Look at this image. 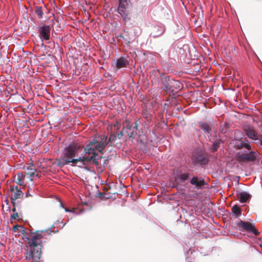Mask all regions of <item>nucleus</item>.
<instances>
[{
    "instance_id": "bb28decb",
    "label": "nucleus",
    "mask_w": 262,
    "mask_h": 262,
    "mask_svg": "<svg viewBox=\"0 0 262 262\" xmlns=\"http://www.w3.org/2000/svg\"><path fill=\"white\" fill-rule=\"evenodd\" d=\"M105 195L104 196V199H109L112 198V195H110V194L108 193L104 192Z\"/></svg>"
},
{
    "instance_id": "a211bd4d",
    "label": "nucleus",
    "mask_w": 262,
    "mask_h": 262,
    "mask_svg": "<svg viewBox=\"0 0 262 262\" xmlns=\"http://www.w3.org/2000/svg\"><path fill=\"white\" fill-rule=\"evenodd\" d=\"M200 127L205 134H210L212 131L210 125L206 123H201Z\"/></svg>"
},
{
    "instance_id": "b1692460",
    "label": "nucleus",
    "mask_w": 262,
    "mask_h": 262,
    "mask_svg": "<svg viewBox=\"0 0 262 262\" xmlns=\"http://www.w3.org/2000/svg\"><path fill=\"white\" fill-rule=\"evenodd\" d=\"M17 184L22 185L23 184V182H22V178L24 177L25 176L20 173H17Z\"/></svg>"
},
{
    "instance_id": "4468645a",
    "label": "nucleus",
    "mask_w": 262,
    "mask_h": 262,
    "mask_svg": "<svg viewBox=\"0 0 262 262\" xmlns=\"http://www.w3.org/2000/svg\"><path fill=\"white\" fill-rule=\"evenodd\" d=\"M236 148L237 149H242L243 148H245L247 150L251 149V146L250 143L247 139L244 140H241L239 143L236 144Z\"/></svg>"
},
{
    "instance_id": "f257e3e1",
    "label": "nucleus",
    "mask_w": 262,
    "mask_h": 262,
    "mask_svg": "<svg viewBox=\"0 0 262 262\" xmlns=\"http://www.w3.org/2000/svg\"><path fill=\"white\" fill-rule=\"evenodd\" d=\"M17 236H21L24 242L29 246H41L51 235L50 231H37L35 233L28 232L23 225L17 224Z\"/></svg>"
},
{
    "instance_id": "412c9836",
    "label": "nucleus",
    "mask_w": 262,
    "mask_h": 262,
    "mask_svg": "<svg viewBox=\"0 0 262 262\" xmlns=\"http://www.w3.org/2000/svg\"><path fill=\"white\" fill-rule=\"evenodd\" d=\"M107 137H106V145L109 144L110 146H112L113 142L116 141L117 139V137L114 134H111L110 136V138L108 139V140L107 141Z\"/></svg>"
},
{
    "instance_id": "c756f323",
    "label": "nucleus",
    "mask_w": 262,
    "mask_h": 262,
    "mask_svg": "<svg viewBox=\"0 0 262 262\" xmlns=\"http://www.w3.org/2000/svg\"><path fill=\"white\" fill-rule=\"evenodd\" d=\"M17 222H20L23 221V220L22 219V216L20 215V217L19 215L17 214Z\"/></svg>"
},
{
    "instance_id": "6e6552de",
    "label": "nucleus",
    "mask_w": 262,
    "mask_h": 262,
    "mask_svg": "<svg viewBox=\"0 0 262 262\" xmlns=\"http://www.w3.org/2000/svg\"><path fill=\"white\" fill-rule=\"evenodd\" d=\"M237 225L239 227L243 228L248 232L253 233L255 235H258L259 234V232L255 229V227L249 222L241 221Z\"/></svg>"
},
{
    "instance_id": "e433bc0d",
    "label": "nucleus",
    "mask_w": 262,
    "mask_h": 262,
    "mask_svg": "<svg viewBox=\"0 0 262 262\" xmlns=\"http://www.w3.org/2000/svg\"><path fill=\"white\" fill-rule=\"evenodd\" d=\"M23 167L22 165H19L18 164H17V168H20Z\"/></svg>"
},
{
    "instance_id": "4be33fe9",
    "label": "nucleus",
    "mask_w": 262,
    "mask_h": 262,
    "mask_svg": "<svg viewBox=\"0 0 262 262\" xmlns=\"http://www.w3.org/2000/svg\"><path fill=\"white\" fill-rule=\"evenodd\" d=\"M140 123V121L139 119L137 120L135 123L134 125L133 126H132V131H136L137 130L138 134L140 133V130L138 129V126L139 124Z\"/></svg>"
},
{
    "instance_id": "cd10ccee",
    "label": "nucleus",
    "mask_w": 262,
    "mask_h": 262,
    "mask_svg": "<svg viewBox=\"0 0 262 262\" xmlns=\"http://www.w3.org/2000/svg\"><path fill=\"white\" fill-rule=\"evenodd\" d=\"M23 193L20 190L17 189V199L20 198L21 196H23Z\"/></svg>"
},
{
    "instance_id": "58836bf2",
    "label": "nucleus",
    "mask_w": 262,
    "mask_h": 262,
    "mask_svg": "<svg viewBox=\"0 0 262 262\" xmlns=\"http://www.w3.org/2000/svg\"><path fill=\"white\" fill-rule=\"evenodd\" d=\"M8 210L10 211V207H8Z\"/></svg>"
},
{
    "instance_id": "f03ea898",
    "label": "nucleus",
    "mask_w": 262,
    "mask_h": 262,
    "mask_svg": "<svg viewBox=\"0 0 262 262\" xmlns=\"http://www.w3.org/2000/svg\"><path fill=\"white\" fill-rule=\"evenodd\" d=\"M106 137L104 135H101L99 140L93 139L85 143L84 147V156L89 157L91 159L89 161H82L83 164L93 161L96 166H98L99 163L96 159V156L99 152H101L106 146Z\"/></svg>"
},
{
    "instance_id": "f704fd0d",
    "label": "nucleus",
    "mask_w": 262,
    "mask_h": 262,
    "mask_svg": "<svg viewBox=\"0 0 262 262\" xmlns=\"http://www.w3.org/2000/svg\"><path fill=\"white\" fill-rule=\"evenodd\" d=\"M66 212H72V211L68 208L65 209ZM72 211H74V209H73Z\"/></svg>"
},
{
    "instance_id": "2f4dec72",
    "label": "nucleus",
    "mask_w": 262,
    "mask_h": 262,
    "mask_svg": "<svg viewBox=\"0 0 262 262\" xmlns=\"http://www.w3.org/2000/svg\"><path fill=\"white\" fill-rule=\"evenodd\" d=\"M12 231L13 233L16 232V224L13 225L12 227Z\"/></svg>"
},
{
    "instance_id": "ea45409f",
    "label": "nucleus",
    "mask_w": 262,
    "mask_h": 262,
    "mask_svg": "<svg viewBox=\"0 0 262 262\" xmlns=\"http://www.w3.org/2000/svg\"><path fill=\"white\" fill-rule=\"evenodd\" d=\"M20 243L23 244V242H20V241H19Z\"/></svg>"
},
{
    "instance_id": "dca6fc26",
    "label": "nucleus",
    "mask_w": 262,
    "mask_h": 262,
    "mask_svg": "<svg viewBox=\"0 0 262 262\" xmlns=\"http://www.w3.org/2000/svg\"><path fill=\"white\" fill-rule=\"evenodd\" d=\"M236 195L241 203H246L250 198V195L246 192H236Z\"/></svg>"
},
{
    "instance_id": "9d476101",
    "label": "nucleus",
    "mask_w": 262,
    "mask_h": 262,
    "mask_svg": "<svg viewBox=\"0 0 262 262\" xmlns=\"http://www.w3.org/2000/svg\"><path fill=\"white\" fill-rule=\"evenodd\" d=\"M51 28L48 25H42L39 30V36L44 40H49L50 37Z\"/></svg>"
},
{
    "instance_id": "5701e85b",
    "label": "nucleus",
    "mask_w": 262,
    "mask_h": 262,
    "mask_svg": "<svg viewBox=\"0 0 262 262\" xmlns=\"http://www.w3.org/2000/svg\"><path fill=\"white\" fill-rule=\"evenodd\" d=\"M189 174L188 173H182L179 176V178L182 181H185L189 178Z\"/></svg>"
},
{
    "instance_id": "1a4fd4ad",
    "label": "nucleus",
    "mask_w": 262,
    "mask_h": 262,
    "mask_svg": "<svg viewBox=\"0 0 262 262\" xmlns=\"http://www.w3.org/2000/svg\"><path fill=\"white\" fill-rule=\"evenodd\" d=\"M122 130L124 134L127 135L130 138L135 139L136 136L138 135L137 130L132 131L130 123L127 120L125 123V125L122 128Z\"/></svg>"
},
{
    "instance_id": "7c9ffc66",
    "label": "nucleus",
    "mask_w": 262,
    "mask_h": 262,
    "mask_svg": "<svg viewBox=\"0 0 262 262\" xmlns=\"http://www.w3.org/2000/svg\"><path fill=\"white\" fill-rule=\"evenodd\" d=\"M35 170L31 169V171L28 173L30 175V176H33L34 174V172Z\"/></svg>"
},
{
    "instance_id": "ddd939ff",
    "label": "nucleus",
    "mask_w": 262,
    "mask_h": 262,
    "mask_svg": "<svg viewBox=\"0 0 262 262\" xmlns=\"http://www.w3.org/2000/svg\"><path fill=\"white\" fill-rule=\"evenodd\" d=\"M11 203L13 205L12 211L15 212L16 210L15 203L16 200V192H14L11 197ZM16 219V213H13L10 216V223L13 224L14 222L13 220Z\"/></svg>"
},
{
    "instance_id": "7ed1b4c3",
    "label": "nucleus",
    "mask_w": 262,
    "mask_h": 262,
    "mask_svg": "<svg viewBox=\"0 0 262 262\" xmlns=\"http://www.w3.org/2000/svg\"><path fill=\"white\" fill-rule=\"evenodd\" d=\"M81 146L76 143L70 144L64 150V158L63 159V164H67L69 163L76 164L78 162H81L82 161H89L91 159L89 157L84 156V152L82 156L76 158L78 151L80 148Z\"/></svg>"
},
{
    "instance_id": "72a5a7b5",
    "label": "nucleus",
    "mask_w": 262,
    "mask_h": 262,
    "mask_svg": "<svg viewBox=\"0 0 262 262\" xmlns=\"http://www.w3.org/2000/svg\"><path fill=\"white\" fill-rule=\"evenodd\" d=\"M160 29H161V32L159 34L157 35H156L157 36H160V35H161V34L163 33V32H164V30L162 29V28L161 27L160 28Z\"/></svg>"
},
{
    "instance_id": "4c0bfd02",
    "label": "nucleus",
    "mask_w": 262,
    "mask_h": 262,
    "mask_svg": "<svg viewBox=\"0 0 262 262\" xmlns=\"http://www.w3.org/2000/svg\"><path fill=\"white\" fill-rule=\"evenodd\" d=\"M260 145H262V140L260 141Z\"/></svg>"
},
{
    "instance_id": "393cba45",
    "label": "nucleus",
    "mask_w": 262,
    "mask_h": 262,
    "mask_svg": "<svg viewBox=\"0 0 262 262\" xmlns=\"http://www.w3.org/2000/svg\"><path fill=\"white\" fill-rule=\"evenodd\" d=\"M220 143L218 141H216L214 142L212 144V151H216L217 148L220 146Z\"/></svg>"
},
{
    "instance_id": "c85d7f7f",
    "label": "nucleus",
    "mask_w": 262,
    "mask_h": 262,
    "mask_svg": "<svg viewBox=\"0 0 262 262\" xmlns=\"http://www.w3.org/2000/svg\"><path fill=\"white\" fill-rule=\"evenodd\" d=\"M105 195L104 192H99L98 193V196L101 199H104V196Z\"/></svg>"
},
{
    "instance_id": "2eb2a0df",
    "label": "nucleus",
    "mask_w": 262,
    "mask_h": 262,
    "mask_svg": "<svg viewBox=\"0 0 262 262\" xmlns=\"http://www.w3.org/2000/svg\"><path fill=\"white\" fill-rule=\"evenodd\" d=\"M190 183L196 187L201 188L205 184V181L203 179H199L197 177H193L190 180Z\"/></svg>"
},
{
    "instance_id": "423d86ee",
    "label": "nucleus",
    "mask_w": 262,
    "mask_h": 262,
    "mask_svg": "<svg viewBox=\"0 0 262 262\" xmlns=\"http://www.w3.org/2000/svg\"><path fill=\"white\" fill-rule=\"evenodd\" d=\"M193 162L201 166L206 165L209 162L207 154L203 150H199L194 152L192 156Z\"/></svg>"
},
{
    "instance_id": "f8f14e48",
    "label": "nucleus",
    "mask_w": 262,
    "mask_h": 262,
    "mask_svg": "<svg viewBox=\"0 0 262 262\" xmlns=\"http://www.w3.org/2000/svg\"><path fill=\"white\" fill-rule=\"evenodd\" d=\"M244 132L246 135L250 138L254 140H258L257 134L253 128L249 125L244 128Z\"/></svg>"
},
{
    "instance_id": "c9c22d12",
    "label": "nucleus",
    "mask_w": 262,
    "mask_h": 262,
    "mask_svg": "<svg viewBox=\"0 0 262 262\" xmlns=\"http://www.w3.org/2000/svg\"><path fill=\"white\" fill-rule=\"evenodd\" d=\"M14 190V186H11V187H10V190L13 192Z\"/></svg>"
},
{
    "instance_id": "9b49d317",
    "label": "nucleus",
    "mask_w": 262,
    "mask_h": 262,
    "mask_svg": "<svg viewBox=\"0 0 262 262\" xmlns=\"http://www.w3.org/2000/svg\"><path fill=\"white\" fill-rule=\"evenodd\" d=\"M163 83L165 88V91L173 92L174 91V86L177 84L178 81L169 79L167 80L166 78H165L164 80H163Z\"/></svg>"
},
{
    "instance_id": "39448f33",
    "label": "nucleus",
    "mask_w": 262,
    "mask_h": 262,
    "mask_svg": "<svg viewBox=\"0 0 262 262\" xmlns=\"http://www.w3.org/2000/svg\"><path fill=\"white\" fill-rule=\"evenodd\" d=\"M119 4L117 9L118 12L123 17L124 20H130V12L127 9L130 0H119Z\"/></svg>"
},
{
    "instance_id": "20e7f679",
    "label": "nucleus",
    "mask_w": 262,
    "mask_h": 262,
    "mask_svg": "<svg viewBox=\"0 0 262 262\" xmlns=\"http://www.w3.org/2000/svg\"><path fill=\"white\" fill-rule=\"evenodd\" d=\"M249 152H243L242 151L237 154V160L240 163H248L254 162L257 157L256 152L251 149L248 150Z\"/></svg>"
},
{
    "instance_id": "6ab92c4d",
    "label": "nucleus",
    "mask_w": 262,
    "mask_h": 262,
    "mask_svg": "<svg viewBox=\"0 0 262 262\" xmlns=\"http://www.w3.org/2000/svg\"><path fill=\"white\" fill-rule=\"evenodd\" d=\"M232 211L235 215L236 217L239 216L242 214V210L237 205H235L232 207Z\"/></svg>"
},
{
    "instance_id": "0eeeda50",
    "label": "nucleus",
    "mask_w": 262,
    "mask_h": 262,
    "mask_svg": "<svg viewBox=\"0 0 262 262\" xmlns=\"http://www.w3.org/2000/svg\"><path fill=\"white\" fill-rule=\"evenodd\" d=\"M41 253L40 247H29V249L27 250L26 258L28 260L32 259L36 262L40 259Z\"/></svg>"
},
{
    "instance_id": "f3484780",
    "label": "nucleus",
    "mask_w": 262,
    "mask_h": 262,
    "mask_svg": "<svg viewBox=\"0 0 262 262\" xmlns=\"http://www.w3.org/2000/svg\"><path fill=\"white\" fill-rule=\"evenodd\" d=\"M128 61L123 57L119 58L116 61V66L118 69H121L126 67Z\"/></svg>"
},
{
    "instance_id": "a878e982",
    "label": "nucleus",
    "mask_w": 262,
    "mask_h": 262,
    "mask_svg": "<svg viewBox=\"0 0 262 262\" xmlns=\"http://www.w3.org/2000/svg\"><path fill=\"white\" fill-rule=\"evenodd\" d=\"M124 135H125L123 133V130L122 129V130L118 134L117 137L119 139H121Z\"/></svg>"
},
{
    "instance_id": "473e14b6",
    "label": "nucleus",
    "mask_w": 262,
    "mask_h": 262,
    "mask_svg": "<svg viewBox=\"0 0 262 262\" xmlns=\"http://www.w3.org/2000/svg\"><path fill=\"white\" fill-rule=\"evenodd\" d=\"M143 116L146 118H148V114L146 113H144L143 114Z\"/></svg>"
},
{
    "instance_id": "aec40b11",
    "label": "nucleus",
    "mask_w": 262,
    "mask_h": 262,
    "mask_svg": "<svg viewBox=\"0 0 262 262\" xmlns=\"http://www.w3.org/2000/svg\"><path fill=\"white\" fill-rule=\"evenodd\" d=\"M35 13L38 18H41L42 17L43 12L42 11V9L41 7L36 6L35 7Z\"/></svg>"
}]
</instances>
